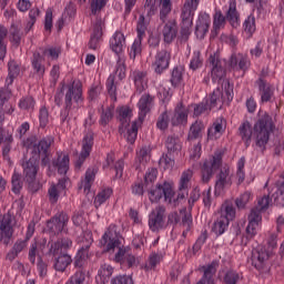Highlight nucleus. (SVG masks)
<instances>
[{
    "mask_svg": "<svg viewBox=\"0 0 284 284\" xmlns=\"http://www.w3.org/2000/svg\"><path fill=\"white\" fill-rule=\"evenodd\" d=\"M111 284H134L130 275H118L111 280Z\"/></svg>",
    "mask_w": 284,
    "mask_h": 284,
    "instance_id": "nucleus-64",
    "label": "nucleus"
},
{
    "mask_svg": "<svg viewBox=\"0 0 284 284\" xmlns=\"http://www.w3.org/2000/svg\"><path fill=\"white\" fill-rule=\"evenodd\" d=\"M52 138H43L41 140L37 139V135H30L23 142L22 145L26 148V150H31V152H34L37 148L39 149L38 153V165L41 161L42 168H45L47 165H50V146L52 145ZM42 156V159H41Z\"/></svg>",
    "mask_w": 284,
    "mask_h": 284,
    "instance_id": "nucleus-6",
    "label": "nucleus"
},
{
    "mask_svg": "<svg viewBox=\"0 0 284 284\" xmlns=\"http://www.w3.org/2000/svg\"><path fill=\"white\" fill-rule=\"evenodd\" d=\"M125 60L119 58L114 74L109 75L106 80V89L112 101H116V83L114 81L116 77L119 81H123V79H125Z\"/></svg>",
    "mask_w": 284,
    "mask_h": 284,
    "instance_id": "nucleus-9",
    "label": "nucleus"
},
{
    "mask_svg": "<svg viewBox=\"0 0 284 284\" xmlns=\"http://www.w3.org/2000/svg\"><path fill=\"white\" fill-rule=\"evenodd\" d=\"M223 165V156L217 153L213 159L205 160L201 168V181L202 183H210L214 176V172L221 169Z\"/></svg>",
    "mask_w": 284,
    "mask_h": 284,
    "instance_id": "nucleus-10",
    "label": "nucleus"
},
{
    "mask_svg": "<svg viewBox=\"0 0 284 284\" xmlns=\"http://www.w3.org/2000/svg\"><path fill=\"white\" fill-rule=\"evenodd\" d=\"M21 37H22L21 29H19L17 24H12L10 28L11 43H13V45L19 48V45H21Z\"/></svg>",
    "mask_w": 284,
    "mask_h": 284,
    "instance_id": "nucleus-55",
    "label": "nucleus"
},
{
    "mask_svg": "<svg viewBox=\"0 0 284 284\" xmlns=\"http://www.w3.org/2000/svg\"><path fill=\"white\" fill-rule=\"evenodd\" d=\"M226 21L230 22L232 28L241 26V14H239V10H236V0L230 1L229 10L226 12Z\"/></svg>",
    "mask_w": 284,
    "mask_h": 284,
    "instance_id": "nucleus-31",
    "label": "nucleus"
},
{
    "mask_svg": "<svg viewBox=\"0 0 284 284\" xmlns=\"http://www.w3.org/2000/svg\"><path fill=\"white\" fill-rule=\"evenodd\" d=\"M28 245V241L26 240H18L12 250L8 253L7 258H9V261H14L19 254H21V252H23V250H26Z\"/></svg>",
    "mask_w": 284,
    "mask_h": 284,
    "instance_id": "nucleus-43",
    "label": "nucleus"
},
{
    "mask_svg": "<svg viewBox=\"0 0 284 284\" xmlns=\"http://www.w3.org/2000/svg\"><path fill=\"white\" fill-rule=\"evenodd\" d=\"M242 278H243V276L239 272H236L234 270H230L224 274L223 283L224 284H237Z\"/></svg>",
    "mask_w": 284,
    "mask_h": 284,
    "instance_id": "nucleus-52",
    "label": "nucleus"
},
{
    "mask_svg": "<svg viewBox=\"0 0 284 284\" xmlns=\"http://www.w3.org/2000/svg\"><path fill=\"white\" fill-rule=\"evenodd\" d=\"M200 0H185L181 10V41H189L194 26V12L199 8Z\"/></svg>",
    "mask_w": 284,
    "mask_h": 284,
    "instance_id": "nucleus-7",
    "label": "nucleus"
},
{
    "mask_svg": "<svg viewBox=\"0 0 284 284\" xmlns=\"http://www.w3.org/2000/svg\"><path fill=\"white\" fill-rule=\"evenodd\" d=\"M255 85H257L258 88L262 103H267L272 101V97H274V92L272 91V85L267 83V80L263 79V77H260L255 81Z\"/></svg>",
    "mask_w": 284,
    "mask_h": 284,
    "instance_id": "nucleus-24",
    "label": "nucleus"
},
{
    "mask_svg": "<svg viewBox=\"0 0 284 284\" xmlns=\"http://www.w3.org/2000/svg\"><path fill=\"white\" fill-rule=\"evenodd\" d=\"M92 145H94V134L92 132H89L84 135L82 140V150L78 160L75 161V168L78 170H81V166L83 165V163H85V159L90 156V152H92Z\"/></svg>",
    "mask_w": 284,
    "mask_h": 284,
    "instance_id": "nucleus-16",
    "label": "nucleus"
},
{
    "mask_svg": "<svg viewBox=\"0 0 284 284\" xmlns=\"http://www.w3.org/2000/svg\"><path fill=\"white\" fill-rule=\"evenodd\" d=\"M170 59H172V55L170 54V51L162 49L156 52L155 60L152 63V68L154 70L155 74H163L168 68H170Z\"/></svg>",
    "mask_w": 284,
    "mask_h": 284,
    "instance_id": "nucleus-17",
    "label": "nucleus"
},
{
    "mask_svg": "<svg viewBox=\"0 0 284 284\" xmlns=\"http://www.w3.org/2000/svg\"><path fill=\"white\" fill-rule=\"evenodd\" d=\"M200 68H203V58H201V51L195 50L190 62V70L194 72Z\"/></svg>",
    "mask_w": 284,
    "mask_h": 284,
    "instance_id": "nucleus-56",
    "label": "nucleus"
},
{
    "mask_svg": "<svg viewBox=\"0 0 284 284\" xmlns=\"http://www.w3.org/2000/svg\"><path fill=\"white\" fill-rule=\"evenodd\" d=\"M12 234H14V231L12 230V220L10 217L0 220V241H2L4 245H10Z\"/></svg>",
    "mask_w": 284,
    "mask_h": 284,
    "instance_id": "nucleus-23",
    "label": "nucleus"
},
{
    "mask_svg": "<svg viewBox=\"0 0 284 284\" xmlns=\"http://www.w3.org/2000/svg\"><path fill=\"white\" fill-rule=\"evenodd\" d=\"M165 148L169 154H174V152H181V140L176 135H169L165 140Z\"/></svg>",
    "mask_w": 284,
    "mask_h": 284,
    "instance_id": "nucleus-39",
    "label": "nucleus"
},
{
    "mask_svg": "<svg viewBox=\"0 0 284 284\" xmlns=\"http://www.w3.org/2000/svg\"><path fill=\"white\" fill-rule=\"evenodd\" d=\"M85 283V271L79 268L65 284H83Z\"/></svg>",
    "mask_w": 284,
    "mask_h": 284,
    "instance_id": "nucleus-60",
    "label": "nucleus"
},
{
    "mask_svg": "<svg viewBox=\"0 0 284 284\" xmlns=\"http://www.w3.org/2000/svg\"><path fill=\"white\" fill-rule=\"evenodd\" d=\"M254 199L252 191H245L244 193L240 194L239 197L235 199V205L237 210H245L247 207V203Z\"/></svg>",
    "mask_w": 284,
    "mask_h": 284,
    "instance_id": "nucleus-46",
    "label": "nucleus"
},
{
    "mask_svg": "<svg viewBox=\"0 0 284 284\" xmlns=\"http://www.w3.org/2000/svg\"><path fill=\"white\" fill-rule=\"evenodd\" d=\"M68 223H70V216L65 212L57 213L47 222V227L52 234H68Z\"/></svg>",
    "mask_w": 284,
    "mask_h": 284,
    "instance_id": "nucleus-11",
    "label": "nucleus"
},
{
    "mask_svg": "<svg viewBox=\"0 0 284 284\" xmlns=\"http://www.w3.org/2000/svg\"><path fill=\"white\" fill-rule=\"evenodd\" d=\"M145 30H148V26L145 24V16L141 14L138 20V26H136V32H138V38L134 40L133 44L131 45V51H130V59H136L139 54L142 52V43L143 39L145 38Z\"/></svg>",
    "mask_w": 284,
    "mask_h": 284,
    "instance_id": "nucleus-12",
    "label": "nucleus"
},
{
    "mask_svg": "<svg viewBox=\"0 0 284 284\" xmlns=\"http://www.w3.org/2000/svg\"><path fill=\"white\" fill-rule=\"evenodd\" d=\"M136 163H140V165H145L150 161V151L148 150V146H143L136 152L135 158Z\"/></svg>",
    "mask_w": 284,
    "mask_h": 284,
    "instance_id": "nucleus-58",
    "label": "nucleus"
},
{
    "mask_svg": "<svg viewBox=\"0 0 284 284\" xmlns=\"http://www.w3.org/2000/svg\"><path fill=\"white\" fill-rule=\"evenodd\" d=\"M158 175H159V170L156 168L149 169L144 175L145 187H148L149 185H152L154 181H156Z\"/></svg>",
    "mask_w": 284,
    "mask_h": 284,
    "instance_id": "nucleus-59",
    "label": "nucleus"
},
{
    "mask_svg": "<svg viewBox=\"0 0 284 284\" xmlns=\"http://www.w3.org/2000/svg\"><path fill=\"white\" fill-rule=\"evenodd\" d=\"M227 185H232V179L230 178V166H223L220 170V173L216 175L215 192H223Z\"/></svg>",
    "mask_w": 284,
    "mask_h": 284,
    "instance_id": "nucleus-25",
    "label": "nucleus"
},
{
    "mask_svg": "<svg viewBox=\"0 0 284 284\" xmlns=\"http://www.w3.org/2000/svg\"><path fill=\"white\" fill-rule=\"evenodd\" d=\"M164 23L162 29V36L164 43H172L174 39H176V34H179V26H176V20H169Z\"/></svg>",
    "mask_w": 284,
    "mask_h": 284,
    "instance_id": "nucleus-22",
    "label": "nucleus"
},
{
    "mask_svg": "<svg viewBox=\"0 0 284 284\" xmlns=\"http://www.w3.org/2000/svg\"><path fill=\"white\" fill-rule=\"evenodd\" d=\"M48 255L53 256V267L55 272H65L69 265H72V256L68 250L72 247V240L69 237L59 239L55 242L48 243Z\"/></svg>",
    "mask_w": 284,
    "mask_h": 284,
    "instance_id": "nucleus-3",
    "label": "nucleus"
},
{
    "mask_svg": "<svg viewBox=\"0 0 284 284\" xmlns=\"http://www.w3.org/2000/svg\"><path fill=\"white\" fill-rule=\"evenodd\" d=\"M43 61H45V58H43L39 51H34L31 58V65L38 77H43V74H45V65H43Z\"/></svg>",
    "mask_w": 284,
    "mask_h": 284,
    "instance_id": "nucleus-33",
    "label": "nucleus"
},
{
    "mask_svg": "<svg viewBox=\"0 0 284 284\" xmlns=\"http://www.w3.org/2000/svg\"><path fill=\"white\" fill-rule=\"evenodd\" d=\"M171 123L172 125H183V123H187V111L184 108H176Z\"/></svg>",
    "mask_w": 284,
    "mask_h": 284,
    "instance_id": "nucleus-42",
    "label": "nucleus"
},
{
    "mask_svg": "<svg viewBox=\"0 0 284 284\" xmlns=\"http://www.w3.org/2000/svg\"><path fill=\"white\" fill-rule=\"evenodd\" d=\"M203 130H205V124L203 121H195L187 134V141H196V139H203Z\"/></svg>",
    "mask_w": 284,
    "mask_h": 284,
    "instance_id": "nucleus-37",
    "label": "nucleus"
},
{
    "mask_svg": "<svg viewBox=\"0 0 284 284\" xmlns=\"http://www.w3.org/2000/svg\"><path fill=\"white\" fill-rule=\"evenodd\" d=\"M112 196V189H104L101 192L98 193V195L94 199V205L97 209L101 207L108 199Z\"/></svg>",
    "mask_w": 284,
    "mask_h": 284,
    "instance_id": "nucleus-54",
    "label": "nucleus"
},
{
    "mask_svg": "<svg viewBox=\"0 0 284 284\" xmlns=\"http://www.w3.org/2000/svg\"><path fill=\"white\" fill-rule=\"evenodd\" d=\"M226 16H223V12L216 11L213 18V28L216 30H221L222 26H225Z\"/></svg>",
    "mask_w": 284,
    "mask_h": 284,
    "instance_id": "nucleus-63",
    "label": "nucleus"
},
{
    "mask_svg": "<svg viewBox=\"0 0 284 284\" xmlns=\"http://www.w3.org/2000/svg\"><path fill=\"white\" fill-rule=\"evenodd\" d=\"M53 168H57L58 174H68V170H70V155H61L58 156L57 160L52 161Z\"/></svg>",
    "mask_w": 284,
    "mask_h": 284,
    "instance_id": "nucleus-38",
    "label": "nucleus"
},
{
    "mask_svg": "<svg viewBox=\"0 0 284 284\" xmlns=\"http://www.w3.org/2000/svg\"><path fill=\"white\" fill-rule=\"evenodd\" d=\"M100 245L104 252H114L118 247L119 251L114 256L115 263H123L128 256V251L121 246V234L116 232V226H109L100 240Z\"/></svg>",
    "mask_w": 284,
    "mask_h": 284,
    "instance_id": "nucleus-4",
    "label": "nucleus"
},
{
    "mask_svg": "<svg viewBox=\"0 0 284 284\" xmlns=\"http://www.w3.org/2000/svg\"><path fill=\"white\" fill-rule=\"evenodd\" d=\"M133 81H134L138 94H143V92L148 90V72L134 71Z\"/></svg>",
    "mask_w": 284,
    "mask_h": 284,
    "instance_id": "nucleus-30",
    "label": "nucleus"
},
{
    "mask_svg": "<svg viewBox=\"0 0 284 284\" xmlns=\"http://www.w3.org/2000/svg\"><path fill=\"white\" fill-rule=\"evenodd\" d=\"M118 120L120 121L119 132L123 134L128 128H130V119L132 116V109L129 106H121L118 109Z\"/></svg>",
    "mask_w": 284,
    "mask_h": 284,
    "instance_id": "nucleus-27",
    "label": "nucleus"
},
{
    "mask_svg": "<svg viewBox=\"0 0 284 284\" xmlns=\"http://www.w3.org/2000/svg\"><path fill=\"white\" fill-rule=\"evenodd\" d=\"M68 181H70V179L62 178L58 181L57 184H52L49 187L48 195H49L50 203H52L54 205V203H58L61 194H63L65 196V192L68 190V186L65 185V183H68Z\"/></svg>",
    "mask_w": 284,
    "mask_h": 284,
    "instance_id": "nucleus-18",
    "label": "nucleus"
},
{
    "mask_svg": "<svg viewBox=\"0 0 284 284\" xmlns=\"http://www.w3.org/2000/svg\"><path fill=\"white\" fill-rule=\"evenodd\" d=\"M230 65L233 70H242L245 72L247 68H250V61H247V57L241 53H233L230 58Z\"/></svg>",
    "mask_w": 284,
    "mask_h": 284,
    "instance_id": "nucleus-29",
    "label": "nucleus"
},
{
    "mask_svg": "<svg viewBox=\"0 0 284 284\" xmlns=\"http://www.w3.org/2000/svg\"><path fill=\"white\" fill-rule=\"evenodd\" d=\"M203 276L197 284H214V274H216V262H212L207 266H203Z\"/></svg>",
    "mask_w": 284,
    "mask_h": 284,
    "instance_id": "nucleus-35",
    "label": "nucleus"
},
{
    "mask_svg": "<svg viewBox=\"0 0 284 284\" xmlns=\"http://www.w3.org/2000/svg\"><path fill=\"white\" fill-rule=\"evenodd\" d=\"M114 119V106H108L106 109H102V113L100 115V125H108L110 121Z\"/></svg>",
    "mask_w": 284,
    "mask_h": 284,
    "instance_id": "nucleus-53",
    "label": "nucleus"
},
{
    "mask_svg": "<svg viewBox=\"0 0 284 284\" xmlns=\"http://www.w3.org/2000/svg\"><path fill=\"white\" fill-rule=\"evenodd\" d=\"M112 274H114V268L110 264H102L100 270L98 271L97 282L100 284L110 283V278H112Z\"/></svg>",
    "mask_w": 284,
    "mask_h": 284,
    "instance_id": "nucleus-36",
    "label": "nucleus"
},
{
    "mask_svg": "<svg viewBox=\"0 0 284 284\" xmlns=\"http://www.w3.org/2000/svg\"><path fill=\"white\" fill-rule=\"evenodd\" d=\"M229 225L230 222L227 221V217L220 215L213 223L212 232H214L216 236H221V234H225V231L227 230Z\"/></svg>",
    "mask_w": 284,
    "mask_h": 284,
    "instance_id": "nucleus-40",
    "label": "nucleus"
},
{
    "mask_svg": "<svg viewBox=\"0 0 284 284\" xmlns=\"http://www.w3.org/2000/svg\"><path fill=\"white\" fill-rule=\"evenodd\" d=\"M82 241L85 244L81 246L73 260V265L77 270H83V265H85V261H88L89 250L92 243H94L91 233L87 234Z\"/></svg>",
    "mask_w": 284,
    "mask_h": 284,
    "instance_id": "nucleus-14",
    "label": "nucleus"
},
{
    "mask_svg": "<svg viewBox=\"0 0 284 284\" xmlns=\"http://www.w3.org/2000/svg\"><path fill=\"white\" fill-rule=\"evenodd\" d=\"M193 175L194 172H192V170H186L182 173L176 199H173L174 205H179L181 201L187 199V195L190 194V181H192Z\"/></svg>",
    "mask_w": 284,
    "mask_h": 284,
    "instance_id": "nucleus-15",
    "label": "nucleus"
},
{
    "mask_svg": "<svg viewBox=\"0 0 284 284\" xmlns=\"http://www.w3.org/2000/svg\"><path fill=\"white\" fill-rule=\"evenodd\" d=\"M160 6V21L165 23L168 21V14L172 12V0H159Z\"/></svg>",
    "mask_w": 284,
    "mask_h": 284,
    "instance_id": "nucleus-44",
    "label": "nucleus"
},
{
    "mask_svg": "<svg viewBox=\"0 0 284 284\" xmlns=\"http://www.w3.org/2000/svg\"><path fill=\"white\" fill-rule=\"evenodd\" d=\"M276 130V124H274V119L268 113L261 115L252 128V123L245 120L239 126V136L245 143L246 148L252 145V136L255 139L256 148H260L262 152H265L267 143H270V136L274 134Z\"/></svg>",
    "mask_w": 284,
    "mask_h": 284,
    "instance_id": "nucleus-1",
    "label": "nucleus"
},
{
    "mask_svg": "<svg viewBox=\"0 0 284 284\" xmlns=\"http://www.w3.org/2000/svg\"><path fill=\"white\" fill-rule=\"evenodd\" d=\"M244 32L247 37H252L256 32V18L254 16H248L243 23Z\"/></svg>",
    "mask_w": 284,
    "mask_h": 284,
    "instance_id": "nucleus-50",
    "label": "nucleus"
},
{
    "mask_svg": "<svg viewBox=\"0 0 284 284\" xmlns=\"http://www.w3.org/2000/svg\"><path fill=\"white\" fill-rule=\"evenodd\" d=\"M211 22L212 20L210 19V14L200 13L195 26V36L197 37V39H205L207 32H210Z\"/></svg>",
    "mask_w": 284,
    "mask_h": 284,
    "instance_id": "nucleus-21",
    "label": "nucleus"
},
{
    "mask_svg": "<svg viewBox=\"0 0 284 284\" xmlns=\"http://www.w3.org/2000/svg\"><path fill=\"white\" fill-rule=\"evenodd\" d=\"M97 176V169H88L85 172L84 181L81 182V186L83 187L84 192L92 187V181H94Z\"/></svg>",
    "mask_w": 284,
    "mask_h": 284,
    "instance_id": "nucleus-48",
    "label": "nucleus"
},
{
    "mask_svg": "<svg viewBox=\"0 0 284 284\" xmlns=\"http://www.w3.org/2000/svg\"><path fill=\"white\" fill-rule=\"evenodd\" d=\"M6 37H8V29L0 26V61H3L6 59V54H8V47L6 45V42H3Z\"/></svg>",
    "mask_w": 284,
    "mask_h": 284,
    "instance_id": "nucleus-49",
    "label": "nucleus"
},
{
    "mask_svg": "<svg viewBox=\"0 0 284 284\" xmlns=\"http://www.w3.org/2000/svg\"><path fill=\"white\" fill-rule=\"evenodd\" d=\"M8 70H9V74L7 78V83L9 85H12L17 77H19V74L21 73V67L19 65V63H17V61L11 60L8 63Z\"/></svg>",
    "mask_w": 284,
    "mask_h": 284,
    "instance_id": "nucleus-41",
    "label": "nucleus"
},
{
    "mask_svg": "<svg viewBox=\"0 0 284 284\" xmlns=\"http://www.w3.org/2000/svg\"><path fill=\"white\" fill-rule=\"evenodd\" d=\"M39 121H40V128L44 129L50 123V112L48 111V108L41 106L39 111Z\"/></svg>",
    "mask_w": 284,
    "mask_h": 284,
    "instance_id": "nucleus-61",
    "label": "nucleus"
},
{
    "mask_svg": "<svg viewBox=\"0 0 284 284\" xmlns=\"http://www.w3.org/2000/svg\"><path fill=\"white\" fill-rule=\"evenodd\" d=\"M149 227L151 232H159L165 227V206L158 205L149 214Z\"/></svg>",
    "mask_w": 284,
    "mask_h": 284,
    "instance_id": "nucleus-13",
    "label": "nucleus"
},
{
    "mask_svg": "<svg viewBox=\"0 0 284 284\" xmlns=\"http://www.w3.org/2000/svg\"><path fill=\"white\" fill-rule=\"evenodd\" d=\"M110 48L115 54H121L125 48V36L120 31L115 32L110 40Z\"/></svg>",
    "mask_w": 284,
    "mask_h": 284,
    "instance_id": "nucleus-32",
    "label": "nucleus"
},
{
    "mask_svg": "<svg viewBox=\"0 0 284 284\" xmlns=\"http://www.w3.org/2000/svg\"><path fill=\"white\" fill-rule=\"evenodd\" d=\"M148 192L151 203H159L163 196L165 203H172V199H174V190L172 189V184H170L168 181L158 183L155 187L148 190Z\"/></svg>",
    "mask_w": 284,
    "mask_h": 284,
    "instance_id": "nucleus-8",
    "label": "nucleus"
},
{
    "mask_svg": "<svg viewBox=\"0 0 284 284\" xmlns=\"http://www.w3.org/2000/svg\"><path fill=\"white\" fill-rule=\"evenodd\" d=\"M14 142V138L12 136L11 133H9L3 141V146H2V156L7 161H10V151L12 150V143Z\"/></svg>",
    "mask_w": 284,
    "mask_h": 284,
    "instance_id": "nucleus-51",
    "label": "nucleus"
},
{
    "mask_svg": "<svg viewBox=\"0 0 284 284\" xmlns=\"http://www.w3.org/2000/svg\"><path fill=\"white\" fill-rule=\"evenodd\" d=\"M180 225L182 227H185L186 232H190L192 230V213L187 212V209L180 210Z\"/></svg>",
    "mask_w": 284,
    "mask_h": 284,
    "instance_id": "nucleus-47",
    "label": "nucleus"
},
{
    "mask_svg": "<svg viewBox=\"0 0 284 284\" xmlns=\"http://www.w3.org/2000/svg\"><path fill=\"white\" fill-rule=\"evenodd\" d=\"M34 98L32 97H26L20 99L19 101V109L20 110H34Z\"/></svg>",
    "mask_w": 284,
    "mask_h": 284,
    "instance_id": "nucleus-62",
    "label": "nucleus"
},
{
    "mask_svg": "<svg viewBox=\"0 0 284 284\" xmlns=\"http://www.w3.org/2000/svg\"><path fill=\"white\" fill-rule=\"evenodd\" d=\"M39 148L31 151L30 159L22 160L21 166L23 169V176L30 192H39L40 184L37 182V174H39Z\"/></svg>",
    "mask_w": 284,
    "mask_h": 284,
    "instance_id": "nucleus-5",
    "label": "nucleus"
},
{
    "mask_svg": "<svg viewBox=\"0 0 284 284\" xmlns=\"http://www.w3.org/2000/svg\"><path fill=\"white\" fill-rule=\"evenodd\" d=\"M219 103H221L220 108H223V103H225V95L221 89H215L210 95V99L206 100L205 104L207 105L209 110H214Z\"/></svg>",
    "mask_w": 284,
    "mask_h": 284,
    "instance_id": "nucleus-34",
    "label": "nucleus"
},
{
    "mask_svg": "<svg viewBox=\"0 0 284 284\" xmlns=\"http://www.w3.org/2000/svg\"><path fill=\"white\" fill-rule=\"evenodd\" d=\"M136 136H139V126L136 125V121H134L132 122L131 129L126 131L125 139L130 145H134Z\"/></svg>",
    "mask_w": 284,
    "mask_h": 284,
    "instance_id": "nucleus-57",
    "label": "nucleus"
},
{
    "mask_svg": "<svg viewBox=\"0 0 284 284\" xmlns=\"http://www.w3.org/2000/svg\"><path fill=\"white\" fill-rule=\"evenodd\" d=\"M101 37H103V20L97 19L93 27V33L91 34L88 44L90 50L99 49V41H101Z\"/></svg>",
    "mask_w": 284,
    "mask_h": 284,
    "instance_id": "nucleus-26",
    "label": "nucleus"
},
{
    "mask_svg": "<svg viewBox=\"0 0 284 284\" xmlns=\"http://www.w3.org/2000/svg\"><path fill=\"white\" fill-rule=\"evenodd\" d=\"M154 103V97H152L150 93H144L139 102H138V108L140 110L139 112V121L140 123H143L145 121V116H148V113L150 110H152V105Z\"/></svg>",
    "mask_w": 284,
    "mask_h": 284,
    "instance_id": "nucleus-20",
    "label": "nucleus"
},
{
    "mask_svg": "<svg viewBox=\"0 0 284 284\" xmlns=\"http://www.w3.org/2000/svg\"><path fill=\"white\" fill-rule=\"evenodd\" d=\"M209 63L212 65L211 77L214 83H216V81L225 79V68H223V64L221 63V60L219 59V57H216V54L210 55Z\"/></svg>",
    "mask_w": 284,
    "mask_h": 284,
    "instance_id": "nucleus-19",
    "label": "nucleus"
},
{
    "mask_svg": "<svg viewBox=\"0 0 284 284\" xmlns=\"http://www.w3.org/2000/svg\"><path fill=\"white\" fill-rule=\"evenodd\" d=\"M170 82L172 88H181L183 83V68L181 67L173 68Z\"/></svg>",
    "mask_w": 284,
    "mask_h": 284,
    "instance_id": "nucleus-45",
    "label": "nucleus"
},
{
    "mask_svg": "<svg viewBox=\"0 0 284 284\" xmlns=\"http://www.w3.org/2000/svg\"><path fill=\"white\" fill-rule=\"evenodd\" d=\"M270 258L265 248H255L252 251L251 263L255 270H263V263Z\"/></svg>",
    "mask_w": 284,
    "mask_h": 284,
    "instance_id": "nucleus-28",
    "label": "nucleus"
},
{
    "mask_svg": "<svg viewBox=\"0 0 284 284\" xmlns=\"http://www.w3.org/2000/svg\"><path fill=\"white\" fill-rule=\"evenodd\" d=\"M64 98V106L60 111V121L61 123H70V110H72V101L74 103H83V87L81 83H77L73 81L71 84H65L64 82L60 83V88L57 90L54 95V103L58 108H61L63 104Z\"/></svg>",
    "mask_w": 284,
    "mask_h": 284,
    "instance_id": "nucleus-2",
    "label": "nucleus"
}]
</instances>
